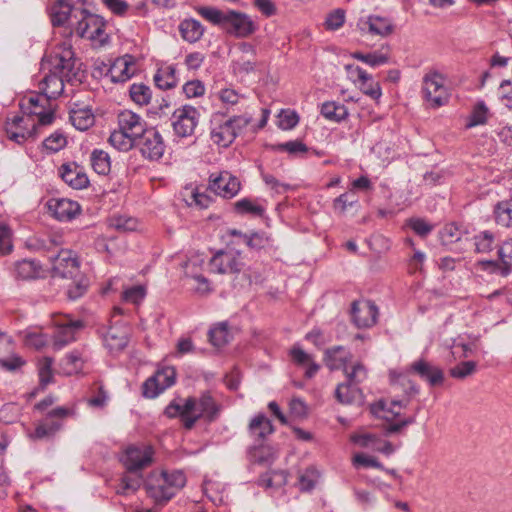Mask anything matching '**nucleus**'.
Returning <instances> with one entry per match:
<instances>
[{
  "instance_id": "obj_31",
  "label": "nucleus",
  "mask_w": 512,
  "mask_h": 512,
  "mask_svg": "<svg viewBox=\"0 0 512 512\" xmlns=\"http://www.w3.org/2000/svg\"><path fill=\"white\" fill-rule=\"evenodd\" d=\"M235 138L236 133L234 132L228 120L214 127L211 131V139L213 142L222 147H228L230 144H232Z\"/></svg>"
},
{
  "instance_id": "obj_7",
  "label": "nucleus",
  "mask_w": 512,
  "mask_h": 512,
  "mask_svg": "<svg viewBox=\"0 0 512 512\" xmlns=\"http://www.w3.org/2000/svg\"><path fill=\"white\" fill-rule=\"evenodd\" d=\"M199 118V111L191 105L177 108L170 117L174 135L178 138L191 137L199 123Z\"/></svg>"
},
{
  "instance_id": "obj_56",
  "label": "nucleus",
  "mask_w": 512,
  "mask_h": 512,
  "mask_svg": "<svg viewBox=\"0 0 512 512\" xmlns=\"http://www.w3.org/2000/svg\"><path fill=\"white\" fill-rule=\"evenodd\" d=\"M84 360L78 351L68 353L63 359V367L67 374L77 373L83 367Z\"/></svg>"
},
{
  "instance_id": "obj_30",
  "label": "nucleus",
  "mask_w": 512,
  "mask_h": 512,
  "mask_svg": "<svg viewBox=\"0 0 512 512\" xmlns=\"http://www.w3.org/2000/svg\"><path fill=\"white\" fill-rule=\"evenodd\" d=\"M335 397L341 404H352L362 399V391L359 387L343 382L338 384L335 390Z\"/></svg>"
},
{
  "instance_id": "obj_23",
  "label": "nucleus",
  "mask_w": 512,
  "mask_h": 512,
  "mask_svg": "<svg viewBox=\"0 0 512 512\" xmlns=\"http://www.w3.org/2000/svg\"><path fill=\"white\" fill-rule=\"evenodd\" d=\"M323 360L330 370H340L352 360V354L344 346H333L325 350Z\"/></svg>"
},
{
  "instance_id": "obj_36",
  "label": "nucleus",
  "mask_w": 512,
  "mask_h": 512,
  "mask_svg": "<svg viewBox=\"0 0 512 512\" xmlns=\"http://www.w3.org/2000/svg\"><path fill=\"white\" fill-rule=\"evenodd\" d=\"M393 386L396 388L401 386L403 388V392L408 396V398L418 394L419 389L414 382H412L407 375H399L397 379L393 382ZM409 403V399L406 400H393L391 404L399 407H406Z\"/></svg>"
},
{
  "instance_id": "obj_26",
  "label": "nucleus",
  "mask_w": 512,
  "mask_h": 512,
  "mask_svg": "<svg viewBox=\"0 0 512 512\" xmlns=\"http://www.w3.org/2000/svg\"><path fill=\"white\" fill-rule=\"evenodd\" d=\"M289 355L296 365L307 366L305 377L308 379L314 377L320 369V366L313 361L312 356L306 353L300 346H293Z\"/></svg>"
},
{
  "instance_id": "obj_47",
  "label": "nucleus",
  "mask_w": 512,
  "mask_h": 512,
  "mask_svg": "<svg viewBox=\"0 0 512 512\" xmlns=\"http://www.w3.org/2000/svg\"><path fill=\"white\" fill-rule=\"evenodd\" d=\"M130 98L136 104L144 106L150 103L152 92L151 89L143 83H134L129 89Z\"/></svg>"
},
{
  "instance_id": "obj_19",
  "label": "nucleus",
  "mask_w": 512,
  "mask_h": 512,
  "mask_svg": "<svg viewBox=\"0 0 512 512\" xmlns=\"http://www.w3.org/2000/svg\"><path fill=\"white\" fill-rule=\"evenodd\" d=\"M118 127L136 140L149 128L147 122L131 110H123L117 115Z\"/></svg>"
},
{
  "instance_id": "obj_38",
  "label": "nucleus",
  "mask_w": 512,
  "mask_h": 512,
  "mask_svg": "<svg viewBox=\"0 0 512 512\" xmlns=\"http://www.w3.org/2000/svg\"><path fill=\"white\" fill-rule=\"evenodd\" d=\"M108 141L119 151H129L136 145V139L119 127L110 134Z\"/></svg>"
},
{
  "instance_id": "obj_50",
  "label": "nucleus",
  "mask_w": 512,
  "mask_h": 512,
  "mask_svg": "<svg viewBox=\"0 0 512 512\" xmlns=\"http://www.w3.org/2000/svg\"><path fill=\"white\" fill-rule=\"evenodd\" d=\"M230 333L228 326L225 323H221L209 331V340L215 347H222L229 342Z\"/></svg>"
},
{
  "instance_id": "obj_32",
  "label": "nucleus",
  "mask_w": 512,
  "mask_h": 512,
  "mask_svg": "<svg viewBox=\"0 0 512 512\" xmlns=\"http://www.w3.org/2000/svg\"><path fill=\"white\" fill-rule=\"evenodd\" d=\"M102 19L103 18L101 16L93 14L85 9L84 14L75 27L74 33L80 38H84L94 29H96Z\"/></svg>"
},
{
  "instance_id": "obj_61",
  "label": "nucleus",
  "mask_w": 512,
  "mask_h": 512,
  "mask_svg": "<svg viewBox=\"0 0 512 512\" xmlns=\"http://www.w3.org/2000/svg\"><path fill=\"white\" fill-rule=\"evenodd\" d=\"M299 122V116L295 111L282 110L278 116V125L283 130L294 128Z\"/></svg>"
},
{
  "instance_id": "obj_13",
  "label": "nucleus",
  "mask_w": 512,
  "mask_h": 512,
  "mask_svg": "<svg viewBox=\"0 0 512 512\" xmlns=\"http://www.w3.org/2000/svg\"><path fill=\"white\" fill-rule=\"evenodd\" d=\"M44 209L51 217L61 222L70 221L81 212L77 202L66 198H50L45 202Z\"/></svg>"
},
{
  "instance_id": "obj_41",
  "label": "nucleus",
  "mask_w": 512,
  "mask_h": 512,
  "mask_svg": "<svg viewBox=\"0 0 512 512\" xmlns=\"http://www.w3.org/2000/svg\"><path fill=\"white\" fill-rule=\"evenodd\" d=\"M249 453L251 460L260 465H270L275 460V452L270 446H254Z\"/></svg>"
},
{
  "instance_id": "obj_24",
  "label": "nucleus",
  "mask_w": 512,
  "mask_h": 512,
  "mask_svg": "<svg viewBox=\"0 0 512 512\" xmlns=\"http://www.w3.org/2000/svg\"><path fill=\"white\" fill-rule=\"evenodd\" d=\"M103 342L110 353H119L128 344V331L126 328L110 327L103 336Z\"/></svg>"
},
{
  "instance_id": "obj_21",
  "label": "nucleus",
  "mask_w": 512,
  "mask_h": 512,
  "mask_svg": "<svg viewBox=\"0 0 512 512\" xmlns=\"http://www.w3.org/2000/svg\"><path fill=\"white\" fill-rule=\"evenodd\" d=\"M410 370L427 381L431 386L441 385L444 380V374L441 368L431 365L427 361L420 359L411 364Z\"/></svg>"
},
{
  "instance_id": "obj_58",
  "label": "nucleus",
  "mask_w": 512,
  "mask_h": 512,
  "mask_svg": "<svg viewBox=\"0 0 512 512\" xmlns=\"http://www.w3.org/2000/svg\"><path fill=\"white\" fill-rule=\"evenodd\" d=\"M498 256L504 265V273L507 274L512 267V239L504 241L499 246Z\"/></svg>"
},
{
  "instance_id": "obj_12",
  "label": "nucleus",
  "mask_w": 512,
  "mask_h": 512,
  "mask_svg": "<svg viewBox=\"0 0 512 512\" xmlns=\"http://www.w3.org/2000/svg\"><path fill=\"white\" fill-rule=\"evenodd\" d=\"M424 98L434 108L441 107L448 100L444 79L438 72H431L423 78Z\"/></svg>"
},
{
  "instance_id": "obj_9",
  "label": "nucleus",
  "mask_w": 512,
  "mask_h": 512,
  "mask_svg": "<svg viewBox=\"0 0 512 512\" xmlns=\"http://www.w3.org/2000/svg\"><path fill=\"white\" fill-rule=\"evenodd\" d=\"M175 380V368L172 366L162 367L143 383V396L146 398H155L165 389L171 387L175 383Z\"/></svg>"
},
{
  "instance_id": "obj_43",
  "label": "nucleus",
  "mask_w": 512,
  "mask_h": 512,
  "mask_svg": "<svg viewBox=\"0 0 512 512\" xmlns=\"http://www.w3.org/2000/svg\"><path fill=\"white\" fill-rule=\"evenodd\" d=\"M495 221L503 227L512 226V199L497 203L494 208Z\"/></svg>"
},
{
  "instance_id": "obj_42",
  "label": "nucleus",
  "mask_w": 512,
  "mask_h": 512,
  "mask_svg": "<svg viewBox=\"0 0 512 512\" xmlns=\"http://www.w3.org/2000/svg\"><path fill=\"white\" fill-rule=\"evenodd\" d=\"M53 358L45 356L38 360V376L39 387L38 389L44 390L46 386L53 380Z\"/></svg>"
},
{
  "instance_id": "obj_64",
  "label": "nucleus",
  "mask_w": 512,
  "mask_h": 512,
  "mask_svg": "<svg viewBox=\"0 0 512 512\" xmlns=\"http://www.w3.org/2000/svg\"><path fill=\"white\" fill-rule=\"evenodd\" d=\"M215 95L224 105H236L240 99L239 93L231 88H222Z\"/></svg>"
},
{
  "instance_id": "obj_48",
  "label": "nucleus",
  "mask_w": 512,
  "mask_h": 512,
  "mask_svg": "<svg viewBox=\"0 0 512 512\" xmlns=\"http://www.w3.org/2000/svg\"><path fill=\"white\" fill-rule=\"evenodd\" d=\"M320 474L318 470L311 466L305 469L303 472L299 474L298 477V486L299 489L303 492H308L314 489L315 485L319 480Z\"/></svg>"
},
{
  "instance_id": "obj_16",
  "label": "nucleus",
  "mask_w": 512,
  "mask_h": 512,
  "mask_svg": "<svg viewBox=\"0 0 512 512\" xmlns=\"http://www.w3.org/2000/svg\"><path fill=\"white\" fill-rule=\"evenodd\" d=\"M209 188L223 198H232L240 190V181L228 171L210 176Z\"/></svg>"
},
{
  "instance_id": "obj_59",
  "label": "nucleus",
  "mask_w": 512,
  "mask_h": 512,
  "mask_svg": "<svg viewBox=\"0 0 512 512\" xmlns=\"http://www.w3.org/2000/svg\"><path fill=\"white\" fill-rule=\"evenodd\" d=\"M12 231L7 224L0 223V254L7 255L13 249Z\"/></svg>"
},
{
  "instance_id": "obj_55",
  "label": "nucleus",
  "mask_w": 512,
  "mask_h": 512,
  "mask_svg": "<svg viewBox=\"0 0 512 512\" xmlns=\"http://www.w3.org/2000/svg\"><path fill=\"white\" fill-rule=\"evenodd\" d=\"M360 90L373 100H378L382 95L379 82L375 81L371 74L368 73V79L359 80Z\"/></svg>"
},
{
  "instance_id": "obj_14",
  "label": "nucleus",
  "mask_w": 512,
  "mask_h": 512,
  "mask_svg": "<svg viewBox=\"0 0 512 512\" xmlns=\"http://www.w3.org/2000/svg\"><path fill=\"white\" fill-rule=\"evenodd\" d=\"M210 269L219 274L239 273L243 263L240 259V253L232 250L217 251L209 262Z\"/></svg>"
},
{
  "instance_id": "obj_35",
  "label": "nucleus",
  "mask_w": 512,
  "mask_h": 512,
  "mask_svg": "<svg viewBox=\"0 0 512 512\" xmlns=\"http://www.w3.org/2000/svg\"><path fill=\"white\" fill-rule=\"evenodd\" d=\"M90 162L93 170L99 175H108L111 170L110 156L104 150H93L90 156Z\"/></svg>"
},
{
  "instance_id": "obj_39",
  "label": "nucleus",
  "mask_w": 512,
  "mask_h": 512,
  "mask_svg": "<svg viewBox=\"0 0 512 512\" xmlns=\"http://www.w3.org/2000/svg\"><path fill=\"white\" fill-rule=\"evenodd\" d=\"M70 121L76 129L84 131L93 125L94 115L88 109H71Z\"/></svg>"
},
{
  "instance_id": "obj_57",
  "label": "nucleus",
  "mask_w": 512,
  "mask_h": 512,
  "mask_svg": "<svg viewBox=\"0 0 512 512\" xmlns=\"http://www.w3.org/2000/svg\"><path fill=\"white\" fill-rule=\"evenodd\" d=\"M235 210L241 214H252L255 216H262L264 208L261 205L254 204L248 198L241 199L235 204Z\"/></svg>"
},
{
  "instance_id": "obj_28",
  "label": "nucleus",
  "mask_w": 512,
  "mask_h": 512,
  "mask_svg": "<svg viewBox=\"0 0 512 512\" xmlns=\"http://www.w3.org/2000/svg\"><path fill=\"white\" fill-rule=\"evenodd\" d=\"M354 440L362 447L372 448L385 455H390L395 451L391 442L382 441L378 439L374 434H362L357 436Z\"/></svg>"
},
{
  "instance_id": "obj_18",
  "label": "nucleus",
  "mask_w": 512,
  "mask_h": 512,
  "mask_svg": "<svg viewBox=\"0 0 512 512\" xmlns=\"http://www.w3.org/2000/svg\"><path fill=\"white\" fill-rule=\"evenodd\" d=\"M59 176L67 185L76 190L84 189L89 185L84 168L76 162L62 164L59 167Z\"/></svg>"
},
{
  "instance_id": "obj_15",
  "label": "nucleus",
  "mask_w": 512,
  "mask_h": 512,
  "mask_svg": "<svg viewBox=\"0 0 512 512\" xmlns=\"http://www.w3.org/2000/svg\"><path fill=\"white\" fill-rule=\"evenodd\" d=\"M71 413L70 409L64 407L52 409L34 429V438L53 436L62 427V420L71 415Z\"/></svg>"
},
{
  "instance_id": "obj_2",
  "label": "nucleus",
  "mask_w": 512,
  "mask_h": 512,
  "mask_svg": "<svg viewBox=\"0 0 512 512\" xmlns=\"http://www.w3.org/2000/svg\"><path fill=\"white\" fill-rule=\"evenodd\" d=\"M198 13L207 21L221 27L228 34L237 38H245L254 33L256 26L245 13L226 10L222 11L214 7H200Z\"/></svg>"
},
{
  "instance_id": "obj_34",
  "label": "nucleus",
  "mask_w": 512,
  "mask_h": 512,
  "mask_svg": "<svg viewBox=\"0 0 512 512\" xmlns=\"http://www.w3.org/2000/svg\"><path fill=\"white\" fill-rule=\"evenodd\" d=\"M476 253H489L497 247L496 236L492 231L483 230L473 236Z\"/></svg>"
},
{
  "instance_id": "obj_11",
  "label": "nucleus",
  "mask_w": 512,
  "mask_h": 512,
  "mask_svg": "<svg viewBox=\"0 0 512 512\" xmlns=\"http://www.w3.org/2000/svg\"><path fill=\"white\" fill-rule=\"evenodd\" d=\"M153 455L151 446H129L121 461L128 473H137L152 464Z\"/></svg>"
},
{
  "instance_id": "obj_10",
  "label": "nucleus",
  "mask_w": 512,
  "mask_h": 512,
  "mask_svg": "<svg viewBox=\"0 0 512 512\" xmlns=\"http://www.w3.org/2000/svg\"><path fill=\"white\" fill-rule=\"evenodd\" d=\"M49 259L52 262L53 276L70 279L81 274L79 258L71 250H61L56 255L49 256Z\"/></svg>"
},
{
  "instance_id": "obj_1",
  "label": "nucleus",
  "mask_w": 512,
  "mask_h": 512,
  "mask_svg": "<svg viewBox=\"0 0 512 512\" xmlns=\"http://www.w3.org/2000/svg\"><path fill=\"white\" fill-rule=\"evenodd\" d=\"M76 59L72 46L64 42L57 51L45 54L41 61V69L48 70L38 84V91L34 97V117L37 125L45 127L55 121V99L64 89V81H80L79 67H76Z\"/></svg>"
},
{
  "instance_id": "obj_33",
  "label": "nucleus",
  "mask_w": 512,
  "mask_h": 512,
  "mask_svg": "<svg viewBox=\"0 0 512 512\" xmlns=\"http://www.w3.org/2000/svg\"><path fill=\"white\" fill-rule=\"evenodd\" d=\"M491 116L489 108L486 106L484 101H478L473 106L470 115L468 116L467 123L465 127L467 129L485 125L488 122L489 117Z\"/></svg>"
},
{
  "instance_id": "obj_44",
  "label": "nucleus",
  "mask_w": 512,
  "mask_h": 512,
  "mask_svg": "<svg viewBox=\"0 0 512 512\" xmlns=\"http://www.w3.org/2000/svg\"><path fill=\"white\" fill-rule=\"evenodd\" d=\"M322 115L332 121L339 122L348 116L347 108L336 102H325L321 107Z\"/></svg>"
},
{
  "instance_id": "obj_6",
  "label": "nucleus",
  "mask_w": 512,
  "mask_h": 512,
  "mask_svg": "<svg viewBox=\"0 0 512 512\" xmlns=\"http://www.w3.org/2000/svg\"><path fill=\"white\" fill-rule=\"evenodd\" d=\"M20 109L23 115H14L12 118H8L5 124L8 138L18 144L32 137V130L23 126L25 119L32 118V96L24 97L23 102L20 103Z\"/></svg>"
},
{
  "instance_id": "obj_53",
  "label": "nucleus",
  "mask_w": 512,
  "mask_h": 512,
  "mask_svg": "<svg viewBox=\"0 0 512 512\" xmlns=\"http://www.w3.org/2000/svg\"><path fill=\"white\" fill-rule=\"evenodd\" d=\"M477 363L475 361H463L449 369L451 377L463 380L476 372Z\"/></svg>"
},
{
  "instance_id": "obj_8",
  "label": "nucleus",
  "mask_w": 512,
  "mask_h": 512,
  "mask_svg": "<svg viewBox=\"0 0 512 512\" xmlns=\"http://www.w3.org/2000/svg\"><path fill=\"white\" fill-rule=\"evenodd\" d=\"M136 143L143 158L157 161L162 158L166 145L160 132L155 127H149Z\"/></svg>"
},
{
  "instance_id": "obj_3",
  "label": "nucleus",
  "mask_w": 512,
  "mask_h": 512,
  "mask_svg": "<svg viewBox=\"0 0 512 512\" xmlns=\"http://www.w3.org/2000/svg\"><path fill=\"white\" fill-rule=\"evenodd\" d=\"M51 323L55 330L52 335L36 333L34 331V349L44 347L49 338H53L55 349H60L69 342L75 340V334L84 327V322L79 319H72L69 315L61 313L51 314Z\"/></svg>"
},
{
  "instance_id": "obj_29",
  "label": "nucleus",
  "mask_w": 512,
  "mask_h": 512,
  "mask_svg": "<svg viewBox=\"0 0 512 512\" xmlns=\"http://www.w3.org/2000/svg\"><path fill=\"white\" fill-rule=\"evenodd\" d=\"M179 31L185 41L195 43L203 36L204 28L202 24L195 19H185L180 23Z\"/></svg>"
},
{
  "instance_id": "obj_22",
  "label": "nucleus",
  "mask_w": 512,
  "mask_h": 512,
  "mask_svg": "<svg viewBox=\"0 0 512 512\" xmlns=\"http://www.w3.org/2000/svg\"><path fill=\"white\" fill-rule=\"evenodd\" d=\"M134 74L133 63L126 57L117 58L106 69L105 77H109L113 83H124Z\"/></svg>"
},
{
  "instance_id": "obj_51",
  "label": "nucleus",
  "mask_w": 512,
  "mask_h": 512,
  "mask_svg": "<svg viewBox=\"0 0 512 512\" xmlns=\"http://www.w3.org/2000/svg\"><path fill=\"white\" fill-rule=\"evenodd\" d=\"M196 405H197L196 398L189 397L188 399H186L184 405H179V404H176L173 402L170 403L165 409V414L169 418H173L178 415L181 417L185 413L193 412L194 409L196 408Z\"/></svg>"
},
{
  "instance_id": "obj_46",
  "label": "nucleus",
  "mask_w": 512,
  "mask_h": 512,
  "mask_svg": "<svg viewBox=\"0 0 512 512\" xmlns=\"http://www.w3.org/2000/svg\"><path fill=\"white\" fill-rule=\"evenodd\" d=\"M70 279L72 282L67 288V296L70 300H77L86 293L89 279L82 273Z\"/></svg>"
},
{
  "instance_id": "obj_4",
  "label": "nucleus",
  "mask_w": 512,
  "mask_h": 512,
  "mask_svg": "<svg viewBox=\"0 0 512 512\" xmlns=\"http://www.w3.org/2000/svg\"><path fill=\"white\" fill-rule=\"evenodd\" d=\"M186 484V476L182 471L170 473L166 471L152 472L146 480L145 487L149 495L157 503H166L175 496L177 491Z\"/></svg>"
},
{
  "instance_id": "obj_62",
  "label": "nucleus",
  "mask_w": 512,
  "mask_h": 512,
  "mask_svg": "<svg viewBox=\"0 0 512 512\" xmlns=\"http://www.w3.org/2000/svg\"><path fill=\"white\" fill-rule=\"evenodd\" d=\"M407 225L419 236L425 237L427 236L432 230L433 225L428 223L422 218H411L407 221Z\"/></svg>"
},
{
  "instance_id": "obj_40",
  "label": "nucleus",
  "mask_w": 512,
  "mask_h": 512,
  "mask_svg": "<svg viewBox=\"0 0 512 512\" xmlns=\"http://www.w3.org/2000/svg\"><path fill=\"white\" fill-rule=\"evenodd\" d=\"M342 370L346 376L345 382L357 387H359V385L363 383L368 376V371L361 362H356L351 367H348L347 365Z\"/></svg>"
},
{
  "instance_id": "obj_45",
  "label": "nucleus",
  "mask_w": 512,
  "mask_h": 512,
  "mask_svg": "<svg viewBox=\"0 0 512 512\" xmlns=\"http://www.w3.org/2000/svg\"><path fill=\"white\" fill-rule=\"evenodd\" d=\"M142 484V474L140 472L124 474L120 479V484L116 489L117 494L126 495L128 491H137Z\"/></svg>"
},
{
  "instance_id": "obj_17",
  "label": "nucleus",
  "mask_w": 512,
  "mask_h": 512,
  "mask_svg": "<svg viewBox=\"0 0 512 512\" xmlns=\"http://www.w3.org/2000/svg\"><path fill=\"white\" fill-rule=\"evenodd\" d=\"M351 316L358 328H369L377 321L378 308L370 300L354 301L351 306Z\"/></svg>"
},
{
  "instance_id": "obj_60",
  "label": "nucleus",
  "mask_w": 512,
  "mask_h": 512,
  "mask_svg": "<svg viewBox=\"0 0 512 512\" xmlns=\"http://www.w3.org/2000/svg\"><path fill=\"white\" fill-rule=\"evenodd\" d=\"M14 276L17 280L32 279V260L23 259L15 263Z\"/></svg>"
},
{
  "instance_id": "obj_54",
  "label": "nucleus",
  "mask_w": 512,
  "mask_h": 512,
  "mask_svg": "<svg viewBox=\"0 0 512 512\" xmlns=\"http://www.w3.org/2000/svg\"><path fill=\"white\" fill-rule=\"evenodd\" d=\"M106 22L104 19L100 24L89 33L85 38L91 41V44L95 48H101L109 42V35L105 31Z\"/></svg>"
},
{
  "instance_id": "obj_5",
  "label": "nucleus",
  "mask_w": 512,
  "mask_h": 512,
  "mask_svg": "<svg viewBox=\"0 0 512 512\" xmlns=\"http://www.w3.org/2000/svg\"><path fill=\"white\" fill-rule=\"evenodd\" d=\"M84 11L85 8L76 5L73 0H58L51 7V23L69 28V35H72Z\"/></svg>"
},
{
  "instance_id": "obj_52",
  "label": "nucleus",
  "mask_w": 512,
  "mask_h": 512,
  "mask_svg": "<svg viewBox=\"0 0 512 512\" xmlns=\"http://www.w3.org/2000/svg\"><path fill=\"white\" fill-rule=\"evenodd\" d=\"M354 59L362 61L371 67H378L380 65L386 64L389 60V57L380 52H372V53H362V52H354L351 54Z\"/></svg>"
},
{
  "instance_id": "obj_20",
  "label": "nucleus",
  "mask_w": 512,
  "mask_h": 512,
  "mask_svg": "<svg viewBox=\"0 0 512 512\" xmlns=\"http://www.w3.org/2000/svg\"><path fill=\"white\" fill-rule=\"evenodd\" d=\"M357 27L362 34L367 33L381 37L389 36L394 30V26L388 18L376 15L359 19Z\"/></svg>"
},
{
  "instance_id": "obj_27",
  "label": "nucleus",
  "mask_w": 512,
  "mask_h": 512,
  "mask_svg": "<svg viewBox=\"0 0 512 512\" xmlns=\"http://www.w3.org/2000/svg\"><path fill=\"white\" fill-rule=\"evenodd\" d=\"M274 431L271 421L262 413L256 415L249 424V433L256 440L263 441Z\"/></svg>"
},
{
  "instance_id": "obj_25",
  "label": "nucleus",
  "mask_w": 512,
  "mask_h": 512,
  "mask_svg": "<svg viewBox=\"0 0 512 512\" xmlns=\"http://www.w3.org/2000/svg\"><path fill=\"white\" fill-rule=\"evenodd\" d=\"M197 405L193 412H196L200 418L207 422H213L218 418L220 408L209 392H205L199 399H196Z\"/></svg>"
},
{
  "instance_id": "obj_37",
  "label": "nucleus",
  "mask_w": 512,
  "mask_h": 512,
  "mask_svg": "<svg viewBox=\"0 0 512 512\" xmlns=\"http://www.w3.org/2000/svg\"><path fill=\"white\" fill-rule=\"evenodd\" d=\"M175 73L176 68L174 66L159 69L154 75L155 85L162 90H168L175 87L177 85Z\"/></svg>"
},
{
  "instance_id": "obj_49",
  "label": "nucleus",
  "mask_w": 512,
  "mask_h": 512,
  "mask_svg": "<svg viewBox=\"0 0 512 512\" xmlns=\"http://www.w3.org/2000/svg\"><path fill=\"white\" fill-rule=\"evenodd\" d=\"M67 145V139L61 131H55L44 139L41 148L47 153H56Z\"/></svg>"
},
{
  "instance_id": "obj_63",
  "label": "nucleus",
  "mask_w": 512,
  "mask_h": 512,
  "mask_svg": "<svg viewBox=\"0 0 512 512\" xmlns=\"http://www.w3.org/2000/svg\"><path fill=\"white\" fill-rule=\"evenodd\" d=\"M345 22V11L342 9H336L330 13L325 21V27L327 30H337L343 26Z\"/></svg>"
}]
</instances>
